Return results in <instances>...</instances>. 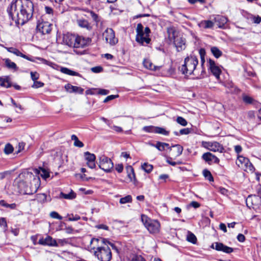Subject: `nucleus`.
Listing matches in <instances>:
<instances>
[{
    "instance_id": "1",
    "label": "nucleus",
    "mask_w": 261,
    "mask_h": 261,
    "mask_svg": "<svg viewBox=\"0 0 261 261\" xmlns=\"http://www.w3.org/2000/svg\"><path fill=\"white\" fill-rule=\"evenodd\" d=\"M34 4L30 0H13L7 8L10 18L17 25H23L32 18Z\"/></svg>"
},
{
    "instance_id": "2",
    "label": "nucleus",
    "mask_w": 261,
    "mask_h": 261,
    "mask_svg": "<svg viewBox=\"0 0 261 261\" xmlns=\"http://www.w3.org/2000/svg\"><path fill=\"white\" fill-rule=\"evenodd\" d=\"M198 63L197 58L194 56L187 57L185 59V63L180 68L182 73L186 75L197 74L196 67Z\"/></svg>"
},
{
    "instance_id": "3",
    "label": "nucleus",
    "mask_w": 261,
    "mask_h": 261,
    "mask_svg": "<svg viewBox=\"0 0 261 261\" xmlns=\"http://www.w3.org/2000/svg\"><path fill=\"white\" fill-rule=\"evenodd\" d=\"M168 37L170 40L173 41L174 44L178 51L186 48L185 40L181 37L178 32L173 27L167 29Z\"/></svg>"
},
{
    "instance_id": "4",
    "label": "nucleus",
    "mask_w": 261,
    "mask_h": 261,
    "mask_svg": "<svg viewBox=\"0 0 261 261\" xmlns=\"http://www.w3.org/2000/svg\"><path fill=\"white\" fill-rule=\"evenodd\" d=\"M136 41L138 43L142 45L150 43L151 41L149 38L150 30L148 27H146L144 29L143 25L140 23H138L136 28Z\"/></svg>"
},
{
    "instance_id": "5",
    "label": "nucleus",
    "mask_w": 261,
    "mask_h": 261,
    "mask_svg": "<svg viewBox=\"0 0 261 261\" xmlns=\"http://www.w3.org/2000/svg\"><path fill=\"white\" fill-rule=\"evenodd\" d=\"M106 239L102 238L99 239L92 238L90 240L87 238H85L83 245L86 249L94 253V251L98 250V248L103 247V244L106 245Z\"/></svg>"
},
{
    "instance_id": "6",
    "label": "nucleus",
    "mask_w": 261,
    "mask_h": 261,
    "mask_svg": "<svg viewBox=\"0 0 261 261\" xmlns=\"http://www.w3.org/2000/svg\"><path fill=\"white\" fill-rule=\"evenodd\" d=\"M63 41L67 45L73 47L76 54L82 55V51L79 49L81 46V37L74 34H68L63 37Z\"/></svg>"
},
{
    "instance_id": "7",
    "label": "nucleus",
    "mask_w": 261,
    "mask_h": 261,
    "mask_svg": "<svg viewBox=\"0 0 261 261\" xmlns=\"http://www.w3.org/2000/svg\"><path fill=\"white\" fill-rule=\"evenodd\" d=\"M141 220L145 227L150 233L154 234L159 232L160 224L158 221L151 219L144 215H142Z\"/></svg>"
},
{
    "instance_id": "8",
    "label": "nucleus",
    "mask_w": 261,
    "mask_h": 261,
    "mask_svg": "<svg viewBox=\"0 0 261 261\" xmlns=\"http://www.w3.org/2000/svg\"><path fill=\"white\" fill-rule=\"evenodd\" d=\"M94 255L100 261H110L112 258V252L108 246L98 248V250L94 251Z\"/></svg>"
},
{
    "instance_id": "9",
    "label": "nucleus",
    "mask_w": 261,
    "mask_h": 261,
    "mask_svg": "<svg viewBox=\"0 0 261 261\" xmlns=\"http://www.w3.org/2000/svg\"><path fill=\"white\" fill-rule=\"evenodd\" d=\"M236 164L246 172H252L254 170V167L249 159L242 155L238 156Z\"/></svg>"
},
{
    "instance_id": "10",
    "label": "nucleus",
    "mask_w": 261,
    "mask_h": 261,
    "mask_svg": "<svg viewBox=\"0 0 261 261\" xmlns=\"http://www.w3.org/2000/svg\"><path fill=\"white\" fill-rule=\"evenodd\" d=\"M98 166L100 169L107 172H110L114 167L112 160L105 155L99 157Z\"/></svg>"
},
{
    "instance_id": "11",
    "label": "nucleus",
    "mask_w": 261,
    "mask_h": 261,
    "mask_svg": "<svg viewBox=\"0 0 261 261\" xmlns=\"http://www.w3.org/2000/svg\"><path fill=\"white\" fill-rule=\"evenodd\" d=\"M103 39L107 43L111 46L115 45L118 42V39L115 37L114 31L110 28H107L102 34Z\"/></svg>"
},
{
    "instance_id": "12",
    "label": "nucleus",
    "mask_w": 261,
    "mask_h": 261,
    "mask_svg": "<svg viewBox=\"0 0 261 261\" xmlns=\"http://www.w3.org/2000/svg\"><path fill=\"white\" fill-rule=\"evenodd\" d=\"M202 145L207 149L213 151L222 152L224 150L221 145L217 142H202Z\"/></svg>"
},
{
    "instance_id": "13",
    "label": "nucleus",
    "mask_w": 261,
    "mask_h": 261,
    "mask_svg": "<svg viewBox=\"0 0 261 261\" xmlns=\"http://www.w3.org/2000/svg\"><path fill=\"white\" fill-rule=\"evenodd\" d=\"M83 156L85 163L88 167L93 169L96 167V156L94 154L86 151L84 153Z\"/></svg>"
},
{
    "instance_id": "14",
    "label": "nucleus",
    "mask_w": 261,
    "mask_h": 261,
    "mask_svg": "<svg viewBox=\"0 0 261 261\" xmlns=\"http://www.w3.org/2000/svg\"><path fill=\"white\" fill-rule=\"evenodd\" d=\"M37 30L43 35L49 34L51 30V24L47 21L40 22L39 20L37 25Z\"/></svg>"
},
{
    "instance_id": "15",
    "label": "nucleus",
    "mask_w": 261,
    "mask_h": 261,
    "mask_svg": "<svg viewBox=\"0 0 261 261\" xmlns=\"http://www.w3.org/2000/svg\"><path fill=\"white\" fill-rule=\"evenodd\" d=\"M26 179L30 181V184L32 185L34 184L35 187L34 190H32V192L34 191L35 192L37 191V188L39 185L40 178L37 175H34L32 173L27 172L24 173Z\"/></svg>"
},
{
    "instance_id": "16",
    "label": "nucleus",
    "mask_w": 261,
    "mask_h": 261,
    "mask_svg": "<svg viewBox=\"0 0 261 261\" xmlns=\"http://www.w3.org/2000/svg\"><path fill=\"white\" fill-rule=\"evenodd\" d=\"M169 154L174 159L181 154L183 151V147L179 144H176L169 146Z\"/></svg>"
},
{
    "instance_id": "17",
    "label": "nucleus",
    "mask_w": 261,
    "mask_h": 261,
    "mask_svg": "<svg viewBox=\"0 0 261 261\" xmlns=\"http://www.w3.org/2000/svg\"><path fill=\"white\" fill-rule=\"evenodd\" d=\"M246 204L248 207L258 206L261 204V198L256 195H250L246 199Z\"/></svg>"
},
{
    "instance_id": "18",
    "label": "nucleus",
    "mask_w": 261,
    "mask_h": 261,
    "mask_svg": "<svg viewBox=\"0 0 261 261\" xmlns=\"http://www.w3.org/2000/svg\"><path fill=\"white\" fill-rule=\"evenodd\" d=\"M208 64L209 68L212 73L217 79H218L221 72L220 68L216 65L215 61L211 59H209Z\"/></svg>"
},
{
    "instance_id": "19",
    "label": "nucleus",
    "mask_w": 261,
    "mask_h": 261,
    "mask_svg": "<svg viewBox=\"0 0 261 261\" xmlns=\"http://www.w3.org/2000/svg\"><path fill=\"white\" fill-rule=\"evenodd\" d=\"M202 158L208 164H211L212 162L218 164L220 162V160L217 156L209 152L203 153Z\"/></svg>"
},
{
    "instance_id": "20",
    "label": "nucleus",
    "mask_w": 261,
    "mask_h": 261,
    "mask_svg": "<svg viewBox=\"0 0 261 261\" xmlns=\"http://www.w3.org/2000/svg\"><path fill=\"white\" fill-rule=\"evenodd\" d=\"M215 249L219 251H222L226 253H230L233 252V249L232 248L227 246L221 243L216 242L215 243ZM214 244L212 245V247L214 248Z\"/></svg>"
},
{
    "instance_id": "21",
    "label": "nucleus",
    "mask_w": 261,
    "mask_h": 261,
    "mask_svg": "<svg viewBox=\"0 0 261 261\" xmlns=\"http://www.w3.org/2000/svg\"><path fill=\"white\" fill-rule=\"evenodd\" d=\"M39 244L43 245H48L50 246H57L56 241L51 237L47 236L45 239L42 238L39 240Z\"/></svg>"
},
{
    "instance_id": "22",
    "label": "nucleus",
    "mask_w": 261,
    "mask_h": 261,
    "mask_svg": "<svg viewBox=\"0 0 261 261\" xmlns=\"http://www.w3.org/2000/svg\"><path fill=\"white\" fill-rule=\"evenodd\" d=\"M214 23L219 28H222L227 22V18L222 15H216L213 19Z\"/></svg>"
},
{
    "instance_id": "23",
    "label": "nucleus",
    "mask_w": 261,
    "mask_h": 261,
    "mask_svg": "<svg viewBox=\"0 0 261 261\" xmlns=\"http://www.w3.org/2000/svg\"><path fill=\"white\" fill-rule=\"evenodd\" d=\"M83 29H85L84 31V35H89L90 37H93L94 33L92 31V26L87 21L83 20Z\"/></svg>"
},
{
    "instance_id": "24",
    "label": "nucleus",
    "mask_w": 261,
    "mask_h": 261,
    "mask_svg": "<svg viewBox=\"0 0 261 261\" xmlns=\"http://www.w3.org/2000/svg\"><path fill=\"white\" fill-rule=\"evenodd\" d=\"M65 89L69 93H82V89L77 86H72L70 84H67L65 85Z\"/></svg>"
},
{
    "instance_id": "25",
    "label": "nucleus",
    "mask_w": 261,
    "mask_h": 261,
    "mask_svg": "<svg viewBox=\"0 0 261 261\" xmlns=\"http://www.w3.org/2000/svg\"><path fill=\"white\" fill-rule=\"evenodd\" d=\"M144 67L148 69L156 71L160 69L161 66H155L148 60H144L143 62Z\"/></svg>"
},
{
    "instance_id": "26",
    "label": "nucleus",
    "mask_w": 261,
    "mask_h": 261,
    "mask_svg": "<svg viewBox=\"0 0 261 261\" xmlns=\"http://www.w3.org/2000/svg\"><path fill=\"white\" fill-rule=\"evenodd\" d=\"M34 172L36 174H40L44 179L49 177V172L44 168H39V169H35Z\"/></svg>"
},
{
    "instance_id": "27",
    "label": "nucleus",
    "mask_w": 261,
    "mask_h": 261,
    "mask_svg": "<svg viewBox=\"0 0 261 261\" xmlns=\"http://www.w3.org/2000/svg\"><path fill=\"white\" fill-rule=\"evenodd\" d=\"M83 11L87 13V14H84L86 16L88 17H91L96 22L98 23L99 21H100V19L99 16L94 13L93 11L86 9H83Z\"/></svg>"
},
{
    "instance_id": "28",
    "label": "nucleus",
    "mask_w": 261,
    "mask_h": 261,
    "mask_svg": "<svg viewBox=\"0 0 261 261\" xmlns=\"http://www.w3.org/2000/svg\"><path fill=\"white\" fill-rule=\"evenodd\" d=\"M4 61L5 63V66L9 69H13L15 71L17 70L18 69V67L16 65V64L11 61L10 59L7 58V59H4Z\"/></svg>"
},
{
    "instance_id": "29",
    "label": "nucleus",
    "mask_w": 261,
    "mask_h": 261,
    "mask_svg": "<svg viewBox=\"0 0 261 261\" xmlns=\"http://www.w3.org/2000/svg\"><path fill=\"white\" fill-rule=\"evenodd\" d=\"M214 22L211 20H203L201 21L199 25L201 28H203L204 29H209L212 28L214 26Z\"/></svg>"
},
{
    "instance_id": "30",
    "label": "nucleus",
    "mask_w": 261,
    "mask_h": 261,
    "mask_svg": "<svg viewBox=\"0 0 261 261\" xmlns=\"http://www.w3.org/2000/svg\"><path fill=\"white\" fill-rule=\"evenodd\" d=\"M60 71L61 72L67 75L81 76L80 74L79 73L73 70H71L66 67H62L60 69Z\"/></svg>"
},
{
    "instance_id": "31",
    "label": "nucleus",
    "mask_w": 261,
    "mask_h": 261,
    "mask_svg": "<svg viewBox=\"0 0 261 261\" xmlns=\"http://www.w3.org/2000/svg\"><path fill=\"white\" fill-rule=\"evenodd\" d=\"M126 170L127 174L128 177L130 179V181L135 179V174L133 168L131 166H127L126 167Z\"/></svg>"
},
{
    "instance_id": "32",
    "label": "nucleus",
    "mask_w": 261,
    "mask_h": 261,
    "mask_svg": "<svg viewBox=\"0 0 261 261\" xmlns=\"http://www.w3.org/2000/svg\"><path fill=\"white\" fill-rule=\"evenodd\" d=\"M155 148L159 151H163L165 148H169V144L164 142H157L155 144Z\"/></svg>"
},
{
    "instance_id": "33",
    "label": "nucleus",
    "mask_w": 261,
    "mask_h": 261,
    "mask_svg": "<svg viewBox=\"0 0 261 261\" xmlns=\"http://www.w3.org/2000/svg\"><path fill=\"white\" fill-rule=\"evenodd\" d=\"M0 86L6 88H10L12 85L8 77L6 78L1 77L0 78Z\"/></svg>"
},
{
    "instance_id": "34",
    "label": "nucleus",
    "mask_w": 261,
    "mask_h": 261,
    "mask_svg": "<svg viewBox=\"0 0 261 261\" xmlns=\"http://www.w3.org/2000/svg\"><path fill=\"white\" fill-rule=\"evenodd\" d=\"M60 197L66 199H72L75 197V194L72 190L68 194H65L61 192L60 194Z\"/></svg>"
},
{
    "instance_id": "35",
    "label": "nucleus",
    "mask_w": 261,
    "mask_h": 261,
    "mask_svg": "<svg viewBox=\"0 0 261 261\" xmlns=\"http://www.w3.org/2000/svg\"><path fill=\"white\" fill-rule=\"evenodd\" d=\"M88 37L83 36V47L88 46L91 44L92 38L88 35Z\"/></svg>"
},
{
    "instance_id": "36",
    "label": "nucleus",
    "mask_w": 261,
    "mask_h": 261,
    "mask_svg": "<svg viewBox=\"0 0 261 261\" xmlns=\"http://www.w3.org/2000/svg\"><path fill=\"white\" fill-rule=\"evenodd\" d=\"M211 50L213 55L216 58H218L222 55V51L217 47L213 46L211 48Z\"/></svg>"
},
{
    "instance_id": "37",
    "label": "nucleus",
    "mask_w": 261,
    "mask_h": 261,
    "mask_svg": "<svg viewBox=\"0 0 261 261\" xmlns=\"http://www.w3.org/2000/svg\"><path fill=\"white\" fill-rule=\"evenodd\" d=\"M154 129V133L162 134L164 136H168L169 134V132L163 127L155 126Z\"/></svg>"
},
{
    "instance_id": "38",
    "label": "nucleus",
    "mask_w": 261,
    "mask_h": 261,
    "mask_svg": "<svg viewBox=\"0 0 261 261\" xmlns=\"http://www.w3.org/2000/svg\"><path fill=\"white\" fill-rule=\"evenodd\" d=\"M8 51L15 55L17 56L21 57L22 53H21L18 49L14 47H7L6 48Z\"/></svg>"
},
{
    "instance_id": "39",
    "label": "nucleus",
    "mask_w": 261,
    "mask_h": 261,
    "mask_svg": "<svg viewBox=\"0 0 261 261\" xmlns=\"http://www.w3.org/2000/svg\"><path fill=\"white\" fill-rule=\"evenodd\" d=\"M203 175L204 176V177L206 178L207 180H208L210 181H213L214 180V178L211 173L208 170H203Z\"/></svg>"
},
{
    "instance_id": "40",
    "label": "nucleus",
    "mask_w": 261,
    "mask_h": 261,
    "mask_svg": "<svg viewBox=\"0 0 261 261\" xmlns=\"http://www.w3.org/2000/svg\"><path fill=\"white\" fill-rule=\"evenodd\" d=\"M132 201V197L130 195H127L120 199L119 202L121 204H125L127 203H131Z\"/></svg>"
},
{
    "instance_id": "41",
    "label": "nucleus",
    "mask_w": 261,
    "mask_h": 261,
    "mask_svg": "<svg viewBox=\"0 0 261 261\" xmlns=\"http://www.w3.org/2000/svg\"><path fill=\"white\" fill-rule=\"evenodd\" d=\"M187 240L188 241L195 244L197 241L196 236L191 232H188L187 237Z\"/></svg>"
},
{
    "instance_id": "42",
    "label": "nucleus",
    "mask_w": 261,
    "mask_h": 261,
    "mask_svg": "<svg viewBox=\"0 0 261 261\" xmlns=\"http://www.w3.org/2000/svg\"><path fill=\"white\" fill-rule=\"evenodd\" d=\"M142 168L147 173H150L153 169L152 165L148 163H144L142 165Z\"/></svg>"
},
{
    "instance_id": "43",
    "label": "nucleus",
    "mask_w": 261,
    "mask_h": 261,
    "mask_svg": "<svg viewBox=\"0 0 261 261\" xmlns=\"http://www.w3.org/2000/svg\"><path fill=\"white\" fill-rule=\"evenodd\" d=\"M36 199L40 202H44L46 201V195L44 193L36 195Z\"/></svg>"
},
{
    "instance_id": "44",
    "label": "nucleus",
    "mask_w": 261,
    "mask_h": 261,
    "mask_svg": "<svg viewBox=\"0 0 261 261\" xmlns=\"http://www.w3.org/2000/svg\"><path fill=\"white\" fill-rule=\"evenodd\" d=\"M71 139L74 141L73 145L75 146L81 147H82V142H81L77 137L76 136L74 135H72L71 136Z\"/></svg>"
},
{
    "instance_id": "45",
    "label": "nucleus",
    "mask_w": 261,
    "mask_h": 261,
    "mask_svg": "<svg viewBox=\"0 0 261 261\" xmlns=\"http://www.w3.org/2000/svg\"><path fill=\"white\" fill-rule=\"evenodd\" d=\"M13 151V147L10 144L6 145L4 148V152L5 153L8 154L11 153Z\"/></svg>"
},
{
    "instance_id": "46",
    "label": "nucleus",
    "mask_w": 261,
    "mask_h": 261,
    "mask_svg": "<svg viewBox=\"0 0 261 261\" xmlns=\"http://www.w3.org/2000/svg\"><path fill=\"white\" fill-rule=\"evenodd\" d=\"M108 245H110L112 247V249L115 251L117 253H119V248L115 244L111 243L107 240L106 246H108Z\"/></svg>"
},
{
    "instance_id": "47",
    "label": "nucleus",
    "mask_w": 261,
    "mask_h": 261,
    "mask_svg": "<svg viewBox=\"0 0 261 261\" xmlns=\"http://www.w3.org/2000/svg\"><path fill=\"white\" fill-rule=\"evenodd\" d=\"M243 100L247 104L252 103L254 100L251 97L248 95H244L243 96Z\"/></svg>"
},
{
    "instance_id": "48",
    "label": "nucleus",
    "mask_w": 261,
    "mask_h": 261,
    "mask_svg": "<svg viewBox=\"0 0 261 261\" xmlns=\"http://www.w3.org/2000/svg\"><path fill=\"white\" fill-rule=\"evenodd\" d=\"M176 121L182 126H185L187 125V121L186 120L181 117H178L176 119Z\"/></svg>"
},
{
    "instance_id": "49",
    "label": "nucleus",
    "mask_w": 261,
    "mask_h": 261,
    "mask_svg": "<svg viewBox=\"0 0 261 261\" xmlns=\"http://www.w3.org/2000/svg\"><path fill=\"white\" fill-rule=\"evenodd\" d=\"M44 83L40 81H34V84L32 85V87L34 88H38L42 87L44 86Z\"/></svg>"
},
{
    "instance_id": "50",
    "label": "nucleus",
    "mask_w": 261,
    "mask_h": 261,
    "mask_svg": "<svg viewBox=\"0 0 261 261\" xmlns=\"http://www.w3.org/2000/svg\"><path fill=\"white\" fill-rule=\"evenodd\" d=\"M50 216L54 219H57L58 220H62V217L59 215V214L56 212H52L50 213Z\"/></svg>"
},
{
    "instance_id": "51",
    "label": "nucleus",
    "mask_w": 261,
    "mask_h": 261,
    "mask_svg": "<svg viewBox=\"0 0 261 261\" xmlns=\"http://www.w3.org/2000/svg\"><path fill=\"white\" fill-rule=\"evenodd\" d=\"M81 218L80 216L77 215H70L68 216V220L69 221H77L80 220Z\"/></svg>"
},
{
    "instance_id": "52",
    "label": "nucleus",
    "mask_w": 261,
    "mask_h": 261,
    "mask_svg": "<svg viewBox=\"0 0 261 261\" xmlns=\"http://www.w3.org/2000/svg\"><path fill=\"white\" fill-rule=\"evenodd\" d=\"M155 127L153 126H144L143 127V130L146 132L148 133H154Z\"/></svg>"
},
{
    "instance_id": "53",
    "label": "nucleus",
    "mask_w": 261,
    "mask_h": 261,
    "mask_svg": "<svg viewBox=\"0 0 261 261\" xmlns=\"http://www.w3.org/2000/svg\"><path fill=\"white\" fill-rule=\"evenodd\" d=\"M31 77L34 82L37 81L39 77V74L37 72H31Z\"/></svg>"
},
{
    "instance_id": "54",
    "label": "nucleus",
    "mask_w": 261,
    "mask_h": 261,
    "mask_svg": "<svg viewBox=\"0 0 261 261\" xmlns=\"http://www.w3.org/2000/svg\"><path fill=\"white\" fill-rule=\"evenodd\" d=\"M118 97V95H111L107 96L103 100V102H108Z\"/></svg>"
},
{
    "instance_id": "55",
    "label": "nucleus",
    "mask_w": 261,
    "mask_h": 261,
    "mask_svg": "<svg viewBox=\"0 0 261 261\" xmlns=\"http://www.w3.org/2000/svg\"><path fill=\"white\" fill-rule=\"evenodd\" d=\"M102 67L99 66L92 67L91 69V71L94 73H99L102 71Z\"/></svg>"
},
{
    "instance_id": "56",
    "label": "nucleus",
    "mask_w": 261,
    "mask_h": 261,
    "mask_svg": "<svg viewBox=\"0 0 261 261\" xmlns=\"http://www.w3.org/2000/svg\"><path fill=\"white\" fill-rule=\"evenodd\" d=\"M171 160H172V158L168 157L167 158L166 162L169 164H170V165H171L172 166H175L176 165H179L181 163L180 162H173V161H171Z\"/></svg>"
},
{
    "instance_id": "57",
    "label": "nucleus",
    "mask_w": 261,
    "mask_h": 261,
    "mask_svg": "<svg viewBox=\"0 0 261 261\" xmlns=\"http://www.w3.org/2000/svg\"><path fill=\"white\" fill-rule=\"evenodd\" d=\"M191 133V129L189 128H185L181 129L179 131L180 135H188Z\"/></svg>"
},
{
    "instance_id": "58",
    "label": "nucleus",
    "mask_w": 261,
    "mask_h": 261,
    "mask_svg": "<svg viewBox=\"0 0 261 261\" xmlns=\"http://www.w3.org/2000/svg\"><path fill=\"white\" fill-rule=\"evenodd\" d=\"M0 225L1 226H3L5 229L7 228V224L6 219L5 218H0Z\"/></svg>"
},
{
    "instance_id": "59",
    "label": "nucleus",
    "mask_w": 261,
    "mask_h": 261,
    "mask_svg": "<svg viewBox=\"0 0 261 261\" xmlns=\"http://www.w3.org/2000/svg\"><path fill=\"white\" fill-rule=\"evenodd\" d=\"M199 53L201 57L202 64H203L204 62V56L205 55V50L203 48H201L199 51Z\"/></svg>"
},
{
    "instance_id": "60",
    "label": "nucleus",
    "mask_w": 261,
    "mask_h": 261,
    "mask_svg": "<svg viewBox=\"0 0 261 261\" xmlns=\"http://www.w3.org/2000/svg\"><path fill=\"white\" fill-rule=\"evenodd\" d=\"M115 169L119 173L122 172L123 170V165L122 164H119L116 165Z\"/></svg>"
},
{
    "instance_id": "61",
    "label": "nucleus",
    "mask_w": 261,
    "mask_h": 261,
    "mask_svg": "<svg viewBox=\"0 0 261 261\" xmlns=\"http://www.w3.org/2000/svg\"><path fill=\"white\" fill-rule=\"evenodd\" d=\"M109 93V91L106 89H100L98 90V93L100 95H107Z\"/></svg>"
},
{
    "instance_id": "62",
    "label": "nucleus",
    "mask_w": 261,
    "mask_h": 261,
    "mask_svg": "<svg viewBox=\"0 0 261 261\" xmlns=\"http://www.w3.org/2000/svg\"><path fill=\"white\" fill-rule=\"evenodd\" d=\"M234 148L235 152L237 154L240 153L242 151V147L240 145H239L234 146Z\"/></svg>"
},
{
    "instance_id": "63",
    "label": "nucleus",
    "mask_w": 261,
    "mask_h": 261,
    "mask_svg": "<svg viewBox=\"0 0 261 261\" xmlns=\"http://www.w3.org/2000/svg\"><path fill=\"white\" fill-rule=\"evenodd\" d=\"M237 239L239 242H243L245 240V237L243 234L240 233L238 234Z\"/></svg>"
},
{
    "instance_id": "64",
    "label": "nucleus",
    "mask_w": 261,
    "mask_h": 261,
    "mask_svg": "<svg viewBox=\"0 0 261 261\" xmlns=\"http://www.w3.org/2000/svg\"><path fill=\"white\" fill-rule=\"evenodd\" d=\"M131 261H146L145 259H144L141 256H136L134 257Z\"/></svg>"
}]
</instances>
